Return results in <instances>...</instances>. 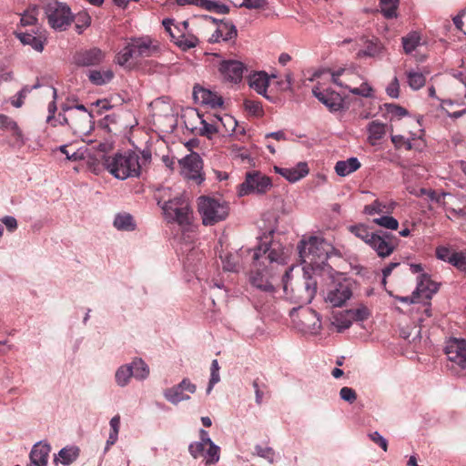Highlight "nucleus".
I'll return each instance as SVG.
<instances>
[{"label":"nucleus","mask_w":466,"mask_h":466,"mask_svg":"<svg viewBox=\"0 0 466 466\" xmlns=\"http://www.w3.org/2000/svg\"><path fill=\"white\" fill-rule=\"evenodd\" d=\"M271 234L269 232L265 235L262 243L253 250L252 259L256 266H268L274 262L282 264L285 261L284 248L280 243L271 240Z\"/></svg>","instance_id":"nucleus-6"},{"label":"nucleus","mask_w":466,"mask_h":466,"mask_svg":"<svg viewBox=\"0 0 466 466\" xmlns=\"http://www.w3.org/2000/svg\"><path fill=\"white\" fill-rule=\"evenodd\" d=\"M1 221L10 232H14L17 228V221L14 217L5 216L1 218Z\"/></svg>","instance_id":"nucleus-63"},{"label":"nucleus","mask_w":466,"mask_h":466,"mask_svg":"<svg viewBox=\"0 0 466 466\" xmlns=\"http://www.w3.org/2000/svg\"><path fill=\"white\" fill-rule=\"evenodd\" d=\"M115 377H116V381L119 386H121V387L126 386L128 383L129 379L131 377H133L132 367H129V365L121 366L116 370Z\"/></svg>","instance_id":"nucleus-47"},{"label":"nucleus","mask_w":466,"mask_h":466,"mask_svg":"<svg viewBox=\"0 0 466 466\" xmlns=\"http://www.w3.org/2000/svg\"><path fill=\"white\" fill-rule=\"evenodd\" d=\"M360 162L357 157H350L347 160L338 161L335 165V171L340 177H346L360 167Z\"/></svg>","instance_id":"nucleus-29"},{"label":"nucleus","mask_w":466,"mask_h":466,"mask_svg":"<svg viewBox=\"0 0 466 466\" xmlns=\"http://www.w3.org/2000/svg\"><path fill=\"white\" fill-rule=\"evenodd\" d=\"M162 209L169 222H177L181 226L190 223L192 209L188 200L182 196L163 200Z\"/></svg>","instance_id":"nucleus-8"},{"label":"nucleus","mask_w":466,"mask_h":466,"mask_svg":"<svg viewBox=\"0 0 466 466\" xmlns=\"http://www.w3.org/2000/svg\"><path fill=\"white\" fill-rule=\"evenodd\" d=\"M129 367H132L133 377L137 380H144L149 375V368L141 359L134 360Z\"/></svg>","instance_id":"nucleus-44"},{"label":"nucleus","mask_w":466,"mask_h":466,"mask_svg":"<svg viewBox=\"0 0 466 466\" xmlns=\"http://www.w3.org/2000/svg\"><path fill=\"white\" fill-rule=\"evenodd\" d=\"M48 24L58 30H66L73 22L70 7L57 1L48 3L45 7Z\"/></svg>","instance_id":"nucleus-9"},{"label":"nucleus","mask_w":466,"mask_h":466,"mask_svg":"<svg viewBox=\"0 0 466 466\" xmlns=\"http://www.w3.org/2000/svg\"><path fill=\"white\" fill-rule=\"evenodd\" d=\"M176 3L179 6L195 5L202 9H210L213 6L210 0H176Z\"/></svg>","instance_id":"nucleus-51"},{"label":"nucleus","mask_w":466,"mask_h":466,"mask_svg":"<svg viewBox=\"0 0 466 466\" xmlns=\"http://www.w3.org/2000/svg\"><path fill=\"white\" fill-rule=\"evenodd\" d=\"M36 15L37 9L35 7L26 10L21 16V25L26 26L35 25L37 21Z\"/></svg>","instance_id":"nucleus-52"},{"label":"nucleus","mask_w":466,"mask_h":466,"mask_svg":"<svg viewBox=\"0 0 466 466\" xmlns=\"http://www.w3.org/2000/svg\"><path fill=\"white\" fill-rule=\"evenodd\" d=\"M237 37V28L229 22H221L209 37L210 43H217L220 40L228 41Z\"/></svg>","instance_id":"nucleus-22"},{"label":"nucleus","mask_w":466,"mask_h":466,"mask_svg":"<svg viewBox=\"0 0 466 466\" xmlns=\"http://www.w3.org/2000/svg\"><path fill=\"white\" fill-rule=\"evenodd\" d=\"M369 142L370 145H376L377 142L384 137L387 133V126L379 121H371L368 125Z\"/></svg>","instance_id":"nucleus-31"},{"label":"nucleus","mask_w":466,"mask_h":466,"mask_svg":"<svg viewBox=\"0 0 466 466\" xmlns=\"http://www.w3.org/2000/svg\"><path fill=\"white\" fill-rule=\"evenodd\" d=\"M252 267L253 268L249 276L250 283L262 291L273 293L275 289L270 280L272 279L271 271L273 268L270 267V268H268V265L259 266V264L256 266L254 260Z\"/></svg>","instance_id":"nucleus-13"},{"label":"nucleus","mask_w":466,"mask_h":466,"mask_svg":"<svg viewBox=\"0 0 466 466\" xmlns=\"http://www.w3.org/2000/svg\"><path fill=\"white\" fill-rule=\"evenodd\" d=\"M312 93L330 111L336 112L343 108V98L338 92L329 88L324 89L318 85L313 87Z\"/></svg>","instance_id":"nucleus-17"},{"label":"nucleus","mask_w":466,"mask_h":466,"mask_svg":"<svg viewBox=\"0 0 466 466\" xmlns=\"http://www.w3.org/2000/svg\"><path fill=\"white\" fill-rule=\"evenodd\" d=\"M352 296L351 285L349 281L334 284L327 293L326 301L332 307H341Z\"/></svg>","instance_id":"nucleus-15"},{"label":"nucleus","mask_w":466,"mask_h":466,"mask_svg":"<svg viewBox=\"0 0 466 466\" xmlns=\"http://www.w3.org/2000/svg\"><path fill=\"white\" fill-rule=\"evenodd\" d=\"M298 249L301 261L312 268H320L334 250L329 243L319 237L300 240Z\"/></svg>","instance_id":"nucleus-3"},{"label":"nucleus","mask_w":466,"mask_h":466,"mask_svg":"<svg viewBox=\"0 0 466 466\" xmlns=\"http://www.w3.org/2000/svg\"><path fill=\"white\" fill-rule=\"evenodd\" d=\"M207 446L205 442H194L189 445L188 451L192 457L197 459L204 457Z\"/></svg>","instance_id":"nucleus-54"},{"label":"nucleus","mask_w":466,"mask_h":466,"mask_svg":"<svg viewBox=\"0 0 466 466\" xmlns=\"http://www.w3.org/2000/svg\"><path fill=\"white\" fill-rule=\"evenodd\" d=\"M181 174L189 180L200 184L204 180L202 173L203 162L198 153L192 152L179 160Z\"/></svg>","instance_id":"nucleus-12"},{"label":"nucleus","mask_w":466,"mask_h":466,"mask_svg":"<svg viewBox=\"0 0 466 466\" xmlns=\"http://www.w3.org/2000/svg\"><path fill=\"white\" fill-rule=\"evenodd\" d=\"M198 39L197 36L191 34H180L175 40V45L177 46L181 50L187 51L190 48L197 46Z\"/></svg>","instance_id":"nucleus-35"},{"label":"nucleus","mask_w":466,"mask_h":466,"mask_svg":"<svg viewBox=\"0 0 466 466\" xmlns=\"http://www.w3.org/2000/svg\"><path fill=\"white\" fill-rule=\"evenodd\" d=\"M339 396L343 400L349 403H353L357 400L356 391L350 387L341 388L339 390Z\"/></svg>","instance_id":"nucleus-56"},{"label":"nucleus","mask_w":466,"mask_h":466,"mask_svg":"<svg viewBox=\"0 0 466 466\" xmlns=\"http://www.w3.org/2000/svg\"><path fill=\"white\" fill-rule=\"evenodd\" d=\"M252 386L255 390L256 402L260 405L264 397V391L260 389L258 379L253 380Z\"/></svg>","instance_id":"nucleus-64"},{"label":"nucleus","mask_w":466,"mask_h":466,"mask_svg":"<svg viewBox=\"0 0 466 466\" xmlns=\"http://www.w3.org/2000/svg\"><path fill=\"white\" fill-rule=\"evenodd\" d=\"M381 13L387 19L396 18L399 0H380Z\"/></svg>","instance_id":"nucleus-40"},{"label":"nucleus","mask_w":466,"mask_h":466,"mask_svg":"<svg viewBox=\"0 0 466 466\" xmlns=\"http://www.w3.org/2000/svg\"><path fill=\"white\" fill-rule=\"evenodd\" d=\"M165 398L173 404H177L182 400H187L189 396L184 393V390L176 385L168 388L164 391Z\"/></svg>","instance_id":"nucleus-36"},{"label":"nucleus","mask_w":466,"mask_h":466,"mask_svg":"<svg viewBox=\"0 0 466 466\" xmlns=\"http://www.w3.org/2000/svg\"><path fill=\"white\" fill-rule=\"evenodd\" d=\"M330 78L336 85L345 87L350 93L363 97H371L373 88L365 81L362 76L351 68H340L330 74Z\"/></svg>","instance_id":"nucleus-5"},{"label":"nucleus","mask_w":466,"mask_h":466,"mask_svg":"<svg viewBox=\"0 0 466 466\" xmlns=\"http://www.w3.org/2000/svg\"><path fill=\"white\" fill-rule=\"evenodd\" d=\"M303 274L299 278H289L286 273L287 280H284V291L293 302L298 304H309L317 293V280L305 268Z\"/></svg>","instance_id":"nucleus-2"},{"label":"nucleus","mask_w":466,"mask_h":466,"mask_svg":"<svg viewBox=\"0 0 466 466\" xmlns=\"http://www.w3.org/2000/svg\"><path fill=\"white\" fill-rule=\"evenodd\" d=\"M369 436L373 442H375L380 447H381L383 449V451H387L388 441L378 431H374V432L370 433Z\"/></svg>","instance_id":"nucleus-62"},{"label":"nucleus","mask_w":466,"mask_h":466,"mask_svg":"<svg viewBox=\"0 0 466 466\" xmlns=\"http://www.w3.org/2000/svg\"><path fill=\"white\" fill-rule=\"evenodd\" d=\"M352 318L356 320H364L368 319L370 312L366 307H361L350 311Z\"/></svg>","instance_id":"nucleus-61"},{"label":"nucleus","mask_w":466,"mask_h":466,"mask_svg":"<svg viewBox=\"0 0 466 466\" xmlns=\"http://www.w3.org/2000/svg\"><path fill=\"white\" fill-rule=\"evenodd\" d=\"M219 365L217 360H213L210 367V380L207 389V393L209 394L215 384L220 380Z\"/></svg>","instance_id":"nucleus-48"},{"label":"nucleus","mask_w":466,"mask_h":466,"mask_svg":"<svg viewBox=\"0 0 466 466\" xmlns=\"http://www.w3.org/2000/svg\"><path fill=\"white\" fill-rule=\"evenodd\" d=\"M198 211L202 217L203 224L212 226L227 218L229 208L226 201L209 197H201L198 199Z\"/></svg>","instance_id":"nucleus-7"},{"label":"nucleus","mask_w":466,"mask_h":466,"mask_svg":"<svg viewBox=\"0 0 466 466\" xmlns=\"http://www.w3.org/2000/svg\"><path fill=\"white\" fill-rule=\"evenodd\" d=\"M361 41H363V43L365 45V48L362 50H360L357 53L358 57H362V56L375 57V56H380L382 53L383 46L377 38L373 37L372 39H367L365 37H362Z\"/></svg>","instance_id":"nucleus-27"},{"label":"nucleus","mask_w":466,"mask_h":466,"mask_svg":"<svg viewBox=\"0 0 466 466\" xmlns=\"http://www.w3.org/2000/svg\"><path fill=\"white\" fill-rule=\"evenodd\" d=\"M436 257L466 271V251H455L448 247L440 246L436 248Z\"/></svg>","instance_id":"nucleus-20"},{"label":"nucleus","mask_w":466,"mask_h":466,"mask_svg":"<svg viewBox=\"0 0 466 466\" xmlns=\"http://www.w3.org/2000/svg\"><path fill=\"white\" fill-rule=\"evenodd\" d=\"M256 453L264 458L267 459L268 461L272 462L274 459V451L270 447H261L259 445H257L255 447Z\"/></svg>","instance_id":"nucleus-57"},{"label":"nucleus","mask_w":466,"mask_h":466,"mask_svg":"<svg viewBox=\"0 0 466 466\" xmlns=\"http://www.w3.org/2000/svg\"><path fill=\"white\" fill-rule=\"evenodd\" d=\"M114 77V73L111 70L105 71H97L93 70L90 71L88 78L89 80L96 86H102L112 80Z\"/></svg>","instance_id":"nucleus-37"},{"label":"nucleus","mask_w":466,"mask_h":466,"mask_svg":"<svg viewBox=\"0 0 466 466\" xmlns=\"http://www.w3.org/2000/svg\"><path fill=\"white\" fill-rule=\"evenodd\" d=\"M271 187L272 183L268 177L255 171L247 174L245 181L240 186L239 194H264L269 190Z\"/></svg>","instance_id":"nucleus-11"},{"label":"nucleus","mask_w":466,"mask_h":466,"mask_svg":"<svg viewBox=\"0 0 466 466\" xmlns=\"http://www.w3.org/2000/svg\"><path fill=\"white\" fill-rule=\"evenodd\" d=\"M158 52L157 43L149 36L132 38L130 42L116 56L118 65H131L132 61L153 56Z\"/></svg>","instance_id":"nucleus-4"},{"label":"nucleus","mask_w":466,"mask_h":466,"mask_svg":"<svg viewBox=\"0 0 466 466\" xmlns=\"http://www.w3.org/2000/svg\"><path fill=\"white\" fill-rule=\"evenodd\" d=\"M445 353L451 362L462 369L466 368V340H451L446 347Z\"/></svg>","instance_id":"nucleus-19"},{"label":"nucleus","mask_w":466,"mask_h":466,"mask_svg":"<svg viewBox=\"0 0 466 466\" xmlns=\"http://www.w3.org/2000/svg\"><path fill=\"white\" fill-rule=\"evenodd\" d=\"M277 173L287 178L290 182H295L304 177L309 173L307 163L299 162L295 167H275Z\"/></svg>","instance_id":"nucleus-24"},{"label":"nucleus","mask_w":466,"mask_h":466,"mask_svg":"<svg viewBox=\"0 0 466 466\" xmlns=\"http://www.w3.org/2000/svg\"><path fill=\"white\" fill-rule=\"evenodd\" d=\"M76 108L84 113L82 117L77 118L73 116V113H70L69 117L71 122H69V119L66 116H63L60 123L67 124L75 133H85L87 130L88 125L91 123V116L87 114V110L84 105H77Z\"/></svg>","instance_id":"nucleus-21"},{"label":"nucleus","mask_w":466,"mask_h":466,"mask_svg":"<svg viewBox=\"0 0 466 466\" xmlns=\"http://www.w3.org/2000/svg\"><path fill=\"white\" fill-rule=\"evenodd\" d=\"M105 58V53L97 48L81 49L73 56L74 63L78 66H92L99 65Z\"/></svg>","instance_id":"nucleus-18"},{"label":"nucleus","mask_w":466,"mask_h":466,"mask_svg":"<svg viewBox=\"0 0 466 466\" xmlns=\"http://www.w3.org/2000/svg\"><path fill=\"white\" fill-rule=\"evenodd\" d=\"M201 127L199 128V135L211 139L215 135L219 134V127H218L216 115L210 118L206 119L201 117Z\"/></svg>","instance_id":"nucleus-32"},{"label":"nucleus","mask_w":466,"mask_h":466,"mask_svg":"<svg viewBox=\"0 0 466 466\" xmlns=\"http://www.w3.org/2000/svg\"><path fill=\"white\" fill-rule=\"evenodd\" d=\"M387 94L393 98H397L400 96V84L398 78L395 76L390 83L386 89Z\"/></svg>","instance_id":"nucleus-58"},{"label":"nucleus","mask_w":466,"mask_h":466,"mask_svg":"<svg viewBox=\"0 0 466 466\" xmlns=\"http://www.w3.org/2000/svg\"><path fill=\"white\" fill-rule=\"evenodd\" d=\"M248 85L258 94L265 95L268 86V76L265 72H255L248 77Z\"/></svg>","instance_id":"nucleus-30"},{"label":"nucleus","mask_w":466,"mask_h":466,"mask_svg":"<svg viewBox=\"0 0 466 466\" xmlns=\"http://www.w3.org/2000/svg\"><path fill=\"white\" fill-rule=\"evenodd\" d=\"M350 231L354 234L358 238L370 245L371 238L374 237L376 232H370L367 226L359 224L350 227Z\"/></svg>","instance_id":"nucleus-41"},{"label":"nucleus","mask_w":466,"mask_h":466,"mask_svg":"<svg viewBox=\"0 0 466 466\" xmlns=\"http://www.w3.org/2000/svg\"><path fill=\"white\" fill-rule=\"evenodd\" d=\"M194 96L196 99L201 101V103L210 106L211 107L220 106L223 104V99L217 93H214L208 89L200 87L194 88Z\"/></svg>","instance_id":"nucleus-26"},{"label":"nucleus","mask_w":466,"mask_h":466,"mask_svg":"<svg viewBox=\"0 0 466 466\" xmlns=\"http://www.w3.org/2000/svg\"><path fill=\"white\" fill-rule=\"evenodd\" d=\"M385 106L387 113L390 115L391 120L393 118L400 119L401 117L408 115V111L400 106L395 104H386Z\"/></svg>","instance_id":"nucleus-50"},{"label":"nucleus","mask_w":466,"mask_h":466,"mask_svg":"<svg viewBox=\"0 0 466 466\" xmlns=\"http://www.w3.org/2000/svg\"><path fill=\"white\" fill-rule=\"evenodd\" d=\"M114 226L119 230L131 231L136 228L133 217L127 213H122L116 216Z\"/></svg>","instance_id":"nucleus-34"},{"label":"nucleus","mask_w":466,"mask_h":466,"mask_svg":"<svg viewBox=\"0 0 466 466\" xmlns=\"http://www.w3.org/2000/svg\"><path fill=\"white\" fill-rule=\"evenodd\" d=\"M296 322L299 329L305 333H317L321 327L320 319L317 312L311 309H303L296 316Z\"/></svg>","instance_id":"nucleus-14"},{"label":"nucleus","mask_w":466,"mask_h":466,"mask_svg":"<svg viewBox=\"0 0 466 466\" xmlns=\"http://www.w3.org/2000/svg\"><path fill=\"white\" fill-rule=\"evenodd\" d=\"M218 127H219V134L221 136H232L233 134H237L238 130V122L237 120L229 115H224L222 116L216 115ZM240 135L245 133L244 128L238 130Z\"/></svg>","instance_id":"nucleus-23"},{"label":"nucleus","mask_w":466,"mask_h":466,"mask_svg":"<svg viewBox=\"0 0 466 466\" xmlns=\"http://www.w3.org/2000/svg\"><path fill=\"white\" fill-rule=\"evenodd\" d=\"M0 128L11 131L17 138L22 137V131L16 122L5 115H0Z\"/></svg>","instance_id":"nucleus-45"},{"label":"nucleus","mask_w":466,"mask_h":466,"mask_svg":"<svg viewBox=\"0 0 466 466\" xmlns=\"http://www.w3.org/2000/svg\"><path fill=\"white\" fill-rule=\"evenodd\" d=\"M208 449L206 448V451L204 454V458L206 460V464H215L219 461V447L214 444V442L210 439H207Z\"/></svg>","instance_id":"nucleus-42"},{"label":"nucleus","mask_w":466,"mask_h":466,"mask_svg":"<svg viewBox=\"0 0 466 466\" xmlns=\"http://www.w3.org/2000/svg\"><path fill=\"white\" fill-rule=\"evenodd\" d=\"M373 223L391 230H396L399 227L398 220L390 216H382L380 218H374Z\"/></svg>","instance_id":"nucleus-49"},{"label":"nucleus","mask_w":466,"mask_h":466,"mask_svg":"<svg viewBox=\"0 0 466 466\" xmlns=\"http://www.w3.org/2000/svg\"><path fill=\"white\" fill-rule=\"evenodd\" d=\"M400 239L395 235L386 231H377L371 238L370 247L378 257L384 258L390 257L398 248Z\"/></svg>","instance_id":"nucleus-10"},{"label":"nucleus","mask_w":466,"mask_h":466,"mask_svg":"<svg viewBox=\"0 0 466 466\" xmlns=\"http://www.w3.org/2000/svg\"><path fill=\"white\" fill-rule=\"evenodd\" d=\"M218 69L226 80L235 84L239 83L244 73L248 71L242 62L234 59L223 60L220 62Z\"/></svg>","instance_id":"nucleus-16"},{"label":"nucleus","mask_w":466,"mask_h":466,"mask_svg":"<svg viewBox=\"0 0 466 466\" xmlns=\"http://www.w3.org/2000/svg\"><path fill=\"white\" fill-rule=\"evenodd\" d=\"M109 424H110V432H109L108 439L106 441V451H107L110 448V446L114 445L117 441L119 428H120V416L118 414L114 416L110 420Z\"/></svg>","instance_id":"nucleus-43"},{"label":"nucleus","mask_w":466,"mask_h":466,"mask_svg":"<svg viewBox=\"0 0 466 466\" xmlns=\"http://www.w3.org/2000/svg\"><path fill=\"white\" fill-rule=\"evenodd\" d=\"M424 289H425L424 283H423V281H420V283H419L416 290L412 292V296L410 298L403 297V298H400V299L403 302L410 301V303H417V302H419V294L420 292H424Z\"/></svg>","instance_id":"nucleus-59"},{"label":"nucleus","mask_w":466,"mask_h":466,"mask_svg":"<svg viewBox=\"0 0 466 466\" xmlns=\"http://www.w3.org/2000/svg\"><path fill=\"white\" fill-rule=\"evenodd\" d=\"M266 0H243L241 6H245L248 9H261L267 5Z\"/></svg>","instance_id":"nucleus-60"},{"label":"nucleus","mask_w":466,"mask_h":466,"mask_svg":"<svg viewBox=\"0 0 466 466\" xmlns=\"http://www.w3.org/2000/svg\"><path fill=\"white\" fill-rule=\"evenodd\" d=\"M244 107L247 112L255 116H261L263 115V109L260 103L253 100H245Z\"/></svg>","instance_id":"nucleus-53"},{"label":"nucleus","mask_w":466,"mask_h":466,"mask_svg":"<svg viewBox=\"0 0 466 466\" xmlns=\"http://www.w3.org/2000/svg\"><path fill=\"white\" fill-rule=\"evenodd\" d=\"M80 450L76 446L66 447L60 450L58 455L61 459V463L69 465L73 463L79 456Z\"/></svg>","instance_id":"nucleus-39"},{"label":"nucleus","mask_w":466,"mask_h":466,"mask_svg":"<svg viewBox=\"0 0 466 466\" xmlns=\"http://www.w3.org/2000/svg\"><path fill=\"white\" fill-rule=\"evenodd\" d=\"M391 142L397 148L404 147L407 150H410L412 148L410 141L400 135H392Z\"/></svg>","instance_id":"nucleus-55"},{"label":"nucleus","mask_w":466,"mask_h":466,"mask_svg":"<svg viewBox=\"0 0 466 466\" xmlns=\"http://www.w3.org/2000/svg\"><path fill=\"white\" fill-rule=\"evenodd\" d=\"M50 451L51 447L46 443L35 444L30 452L31 463L36 466H46Z\"/></svg>","instance_id":"nucleus-25"},{"label":"nucleus","mask_w":466,"mask_h":466,"mask_svg":"<svg viewBox=\"0 0 466 466\" xmlns=\"http://www.w3.org/2000/svg\"><path fill=\"white\" fill-rule=\"evenodd\" d=\"M420 35L416 31L410 32L406 36L402 37V46L404 52L406 54H410L412 51L416 49L418 46H420Z\"/></svg>","instance_id":"nucleus-38"},{"label":"nucleus","mask_w":466,"mask_h":466,"mask_svg":"<svg viewBox=\"0 0 466 466\" xmlns=\"http://www.w3.org/2000/svg\"><path fill=\"white\" fill-rule=\"evenodd\" d=\"M394 207L395 203H391L390 206H387L380 200L375 199L372 203L364 207L363 213L369 216H373L375 214H380L383 212L390 213L394 209Z\"/></svg>","instance_id":"nucleus-33"},{"label":"nucleus","mask_w":466,"mask_h":466,"mask_svg":"<svg viewBox=\"0 0 466 466\" xmlns=\"http://www.w3.org/2000/svg\"><path fill=\"white\" fill-rule=\"evenodd\" d=\"M104 166L111 175L122 180L138 177L141 172L139 156L131 150L106 157Z\"/></svg>","instance_id":"nucleus-1"},{"label":"nucleus","mask_w":466,"mask_h":466,"mask_svg":"<svg viewBox=\"0 0 466 466\" xmlns=\"http://www.w3.org/2000/svg\"><path fill=\"white\" fill-rule=\"evenodd\" d=\"M15 36L24 45L31 46L35 51L42 52L44 49L46 39L42 35H34L26 32H15Z\"/></svg>","instance_id":"nucleus-28"},{"label":"nucleus","mask_w":466,"mask_h":466,"mask_svg":"<svg viewBox=\"0 0 466 466\" xmlns=\"http://www.w3.org/2000/svg\"><path fill=\"white\" fill-rule=\"evenodd\" d=\"M406 75L408 84L413 90H418L425 85L426 77L422 73L416 71H408Z\"/></svg>","instance_id":"nucleus-46"}]
</instances>
